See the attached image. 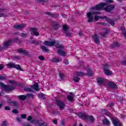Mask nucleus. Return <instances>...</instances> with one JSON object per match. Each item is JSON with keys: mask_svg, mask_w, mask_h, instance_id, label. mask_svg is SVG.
Wrapping results in <instances>:
<instances>
[{"mask_svg": "<svg viewBox=\"0 0 126 126\" xmlns=\"http://www.w3.org/2000/svg\"><path fill=\"white\" fill-rule=\"evenodd\" d=\"M112 2H113L112 0H106V3H101L98 5H97L95 7L91 8V9H92L93 10H102V9H103V10H106V11L107 12H110L111 10H113V9L115 8V5H110L107 6V4Z\"/></svg>", "mask_w": 126, "mask_h": 126, "instance_id": "1", "label": "nucleus"}, {"mask_svg": "<svg viewBox=\"0 0 126 126\" xmlns=\"http://www.w3.org/2000/svg\"><path fill=\"white\" fill-rule=\"evenodd\" d=\"M102 113V114H105L106 116L109 117L114 126H122L120 120L117 118H114L113 115H112V113L107 112V110H103Z\"/></svg>", "mask_w": 126, "mask_h": 126, "instance_id": "2", "label": "nucleus"}, {"mask_svg": "<svg viewBox=\"0 0 126 126\" xmlns=\"http://www.w3.org/2000/svg\"><path fill=\"white\" fill-rule=\"evenodd\" d=\"M59 41H45L44 42V44L45 45V46H49L50 47L55 46L58 49H63L64 47L63 45H60L59 44Z\"/></svg>", "mask_w": 126, "mask_h": 126, "instance_id": "3", "label": "nucleus"}, {"mask_svg": "<svg viewBox=\"0 0 126 126\" xmlns=\"http://www.w3.org/2000/svg\"><path fill=\"white\" fill-rule=\"evenodd\" d=\"M28 121L30 122L32 124H35V126H47V123L42 121V120L36 121L32 120V116H30L28 118Z\"/></svg>", "mask_w": 126, "mask_h": 126, "instance_id": "4", "label": "nucleus"}, {"mask_svg": "<svg viewBox=\"0 0 126 126\" xmlns=\"http://www.w3.org/2000/svg\"><path fill=\"white\" fill-rule=\"evenodd\" d=\"M78 117L82 120H89L90 122L93 123L95 121V118L92 115H87L84 113L79 112L77 113Z\"/></svg>", "mask_w": 126, "mask_h": 126, "instance_id": "5", "label": "nucleus"}, {"mask_svg": "<svg viewBox=\"0 0 126 126\" xmlns=\"http://www.w3.org/2000/svg\"><path fill=\"white\" fill-rule=\"evenodd\" d=\"M96 14H100V12L99 11H94L91 12H88L87 14V16L88 17V22H93V20L94 19V15Z\"/></svg>", "mask_w": 126, "mask_h": 126, "instance_id": "6", "label": "nucleus"}, {"mask_svg": "<svg viewBox=\"0 0 126 126\" xmlns=\"http://www.w3.org/2000/svg\"><path fill=\"white\" fill-rule=\"evenodd\" d=\"M94 18L95 21H98V20H99V18H101V19H105L106 21L107 22H109V23H110V24H111L112 26H114V25H115V22H114V21H112V20H111V19H109L107 18L106 16H98L95 15L94 16Z\"/></svg>", "mask_w": 126, "mask_h": 126, "instance_id": "7", "label": "nucleus"}, {"mask_svg": "<svg viewBox=\"0 0 126 126\" xmlns=\"http://www.w3.org/2000/svg\"><path fill=\"white\" fill-rule=\"evenodd\" d=\"M25 90L28 92H33V90L38 91L40 89H39V85L37 83H35L33 86H31V88H26Z\"/></svg>", "mask_w": 126, "mask_h": 126, "instance_id": "8", "label": "nucleus"}, {"mask_svg": "<svg viewBox=\"0 0 126 126\" xmlns=\"http://www.w3.org/2000/svg\"><path fill=\"white\" fill-rule=\"evenodd\" d=\"M0 86L5 91H11L14 89V87L5 85V84L2 82H0Z\"/></svg>", "mask_w": 126, "mask_h": 126, "instance_id": "9", "label": "nucleus"}, {"mask_svg": "<svg viewBox=\"0 0 126 126\" xmlns=\"http://www.w3.org/2000/svg\"><path fill=\"white\" fill-rule=\"evenodd\" d=\"M6 65L8 67H9V68H12L14 67V68L18 69V70H22L20 65L15 64L13 63H10L7 64Z\"/></svg>", "mask_w": 126, "mask_h": 126, "instance_id": "10", "label": "nucleus"}, {"mask_svg": "<svg viewBox=\"0 0 126 126\" xmlns=\"http://www.w3.org/2000/svg\"><path fill=\"white\" fill-rule=\"evenodd\" d=\"M75 75H76V76L74 78V81H75V82H78L79 80H80V78L77 76H84V73L83 72H77L75 73Z\"/></svg>", "mask_w": 126, "mask_h": 126, "instance_id": "11", "label": "nucleus"}, {"mask_svg": "<svg viewBox=\"0 0 126 126\" xmlns=\"http://www.w3.org/2000/svg\"><path fill=\"white\" fill-rule=\"evenodd\" d=\"M110 67V65L109 64L107 63L105 64L104 65V73L107 75H111L113 72L112 71L110 70H108L107 68H109Z\"/></svg>", "mask_w": 126, "mask_h": 126, "instance_id": "12", "label": "nucleus"}, {"mask_svg": "<svg viewBox=\"0 0 126 126\" xmlns=\"http://www.w3.org/2000/svg\"><path fill=\"white\" fill-rule=\"evenodd\" d=\"M57 104L59 107V109H60L61 110H63L65 106L64 103H63V102L61 100H58L57 101Z\"/></svg>", "mask_w": 126, "mask_h": 126, "instance_id": "13", "label": "nucleus"}, {"mask_svg": "<svg viewBox=\"0 0 126 126\" xmlns=\"http://www.w3.org/2000/svg\"><path fill=\"white\" fill-rule=\"evenodd\" d=\"M37 30H38L36 28L31 29V34H32V35H34V36H39V32H38Z\"/></svg>", "mask_w": 126, "mask_h": 126, "instance_id": "14", "label": "nucleus"}, {"mask_svg": "<svg viewBox=\"0 0 126 126\" xmlns=\"http://www.w3.org/2000/svg\"><path fill=\"white\" fill-rule=\"evenodd\" d=\"M25 27V25L22 24H17L14 26V28L15 29H23Z\"/></svg>", "mask_w": 126, "mask_h": 126, "instance_id": "15", "label": "nucleus"}, {"mask_svg": "<svg viewBox=\"0 0 126 126\" xmlns=\"http://www.w3.org/2000/svg\"><path fill=\"white\" fill-rule=\"evenodd\" d=\"M97 80L99 85H102V84H104V83H105V79L101 77H98Z\"/></svg>", "mask_w": 126, "mask_h": 126, "instance_id": "16", "label": "nucleus"}, {"mask_svg": "<svg viewBox=\"0 0 126 126\" xmlns=\"http://www.w3.org/2000/svg\"><path fill=\"white\" fill-rule=\"evenodd\" d=\"M18 53L23 54V55H25V56H28V53L27 51L24 50L22 48H20L17 50Z\"/></svg>", "mask_w": 126, "mask_h": 126, "instance_id": "17", "label": "nucleus"}, {"mask_svg": "<svg viewBox=\"0 0 126 126\" xmlns=\"http://www.w3.org/2000/svg\"><path fill=\"white\" fill-rule=\"evenodd\" d=\"M63 30L65 32V34L66 35L67 37H70L71 36V34L66 32V30H67V26L66 25H64L63 26Z\"/></svg>", "mask_w": 126, "mask_h": 126, "instance_id": "18", "label": "nucleus"}, {"mask_svg": "<svg viewBox=\"0 0 126 126\" xmlns=\"http://www.w3.org/2000/svg\"><path fill=\"white\" fill-rule=\"evenodd\" d=\"M93 39H94V41L96 44H100V39H99V36H98L97 35L94 34L93 36Z\"/></svg>", "mask_w": 126, "mask_h": 126, "instance_id": "19", "label": "nucleus"}, {"mask_svg": "<svg viewBox=\"0 0 126 126\" xmlns=\"http://www.w3.org/2000/svg\"><path fill=\"white\" fill-rule=\"evenodd\" d=\"M108 85L109 87H111V88H113L114 89H117L118 88L117 85L113 82H109Z\"/></svg>", "mask_w": 126, "mask_h": 126, "instance_id": "20", "label": "nucleus"}, {"mask_svg": "<svg viewBox=\"0 0 126 126\" xmlns=\"http://www.w3.org/2000/svg\"><path fill=\"white\" fill-rule=\"evenodd\" d=\"M52 26L54 28V29H58L60 27V24L55 22H53L52 23Z\"/></svg>", "mask_w": 126, "mask_h": 126, "instance_id": "21", "label": "nucleus"}, {"mask_svg": "<svg viewBox=\"0 0 126 126\" xmlns=\"http://www.w3.org/2000/svg\"><path fill=\"white\" fill-rule=\"evenodd\" d=\"M103 32H100V35L101 37H105L107 34L109 32V31H108V29H105L103 31Z\"/></svg>", "mask_w": 126, "mask_h": 126, "instance_id": "22", "label": "nucleus"}, {"mask_svg": "<svg viewBox=\"0 0 126 126\" xmlns=\"http://www.w3.org/2000/svg\"><path fill=\"white\" fill-rule=\"evenodd\" d=\"M11 39H9L8 40L6 41L4 43L3 46L5 47V48H7L9 45H10V43H11Z\"/></svg>", "mask_w": 126, "mask_h": 126, "instance_id": "23", "label": "nucleus"}, {"mask_svg": "<svg viewBox=\"0 0 126 126\" xmlns=\"http://www.w3.org/2000/svg\"><path fill=\"white\" fill-rule=\"evenodd\" d=\"M58 53L61 56H63V57H64V56H65V54H66L65 52L63 51L62 49H59L58 51Z\"/></svg>", "mask_w": 126, "mask_h": 126, "instance_id": "24", "label": "nucleus"}, {"mask_svg": "<svg viewBox=\"0 0 126 126\" xmlns=\"http://www.w3.org/2000/svg\"><path fill=\"white\" fill-rule=\"evenodd\" d=\"M18 98H19V99H20V100H22L24 101V100L26 99V98H27V95H19L18 96Z\"/></svg>", "mask_w": 126, "mask_h": 126, "instance_id": "25", "label": "nucleus"}, {"mask_svg": "<svg viewBox=\"0 0 126 126\" xmlns=\"http://www.w3.org/2000/svg\"><path fill=\"white\" fill-rule=\"evenodd\" d=\"M103 123L104 124V125H106V126H110V121H109V120L105 119L103 121Z\"/></svg>", "mask_w": 126, "mask_h": 126, "instance_id": "26", "label": "nucleus"}, {"mask_svg": "<svg viewBox=\"0 0 126 126\" xmlns=\"http://www.w3.org/2000/svg\"><path fill=\"white\" fill-rule=\"evenodd\" d=\"M121 30L122 31V33L124 36V37H125V38H126V29L124 28V27H121Z\"/></svg>", "mask_w": 126, "mask_h": 126, "instance_id": "27", "label": "nucleus"}, {"mask_svg": "<svg viewBox=\"0 0 126 126\" xmlns=\"http://www.w3.org/2000/svg\"><path fill=\"white\" fill-rule=\"evenodd\" d=\"M67 99L70 102H72V101L73 100V94H71V95H68L67 96Z\"/></svg>", "mask_w": 126, "mask_h": 126, "instance_id": "28", "label": "nucleus"}, {"mask_svg": "<svg viewBox=\"0 0 126 126\" xmlns=\"http://www.w3.org/2000/svg\"><path fill=\"white\" fill-rule=\"evenodd\" d=\"M87 75H89L90 76H92V71L90 69V68H88L87 69Z\"/></svg>", "mask_w": 126, "mask_h": 126, "instance_id": "29", "label": "nucleus"}, {"mask_svg": "<svg viewBox=\"0 0 126 126\" xmlns=\"http://www.w3.org/2000/svg\"><path fill=\"white\" fill-rule=\"evenodd\" d=\"M41 48L43 51H44V52H46L47 53L49 52V49H48V48H47V47L45 46H41Z\"/></svg>", "mask_w": 126, "mask_h": 126, "instance_id": "30", "label": "nucleus"}, {"mask_svg": "<svg viewBox=\"0 0 126 126\" xmlns=\"http://www.w3.org/2000/svg\"><path fill=\"white\" fill-rule=\"evenodd\" d=\"M46 14L49 15V16H51V17H56V15H55L54 14H52V13L46 12Z\"/></svg>", "mask_w": 126, "mask_h": 126, "instance_id": "31", "label": "nucleus"}, {"mask_svg": "<svg viewBox=\"0 0 126 126\" xmlns=\"http://www.w3.org/2000/svg\"><path fill=\"white\" fill-rule=\"evenodd\" d=\"M27 97L28 98H32V99H33V98H34V95L31 94H26Z\"/></svg>", "mask_w": 126, "mask_h": 126, "instance_id": "32", "label": "nucleus"}, {"mask_svg": "<svg viewBox=\"0 0 126 126\" xmlns=\"http://www.w3.org/2000/svg\"><path fill=\"white\" fill-rule=\"evenodd\" d=\"M59 77L61 80H63L64 78V75L63 73H60Z\"/></svg>", "mask_w": 126, "mask_h": 126, "instance_id": "33", "label": "nucleus"}, {"mask_svg": "<svg viewBox=\"0 0 126 126\" xmlns=\"http://www.w3.org/2000/svg\"><path fill=\"white\" fill-rule=\"evenodd\" d=\"M52 61L54 63H59L60 62V60L58 59V58H55L52 59Z\"/></svg>", "mask_w": 126, "mask_h": 126, "instance_id": "34", "label": "nucleus"}, {"mask_svg": "<svg viewBox=\"0 0 126 126\" xmlns=\"http://www.w3.org/2000/svg\"><path fill=\"white\" fill-rule=\"evenodd\" d=\"M38 97L41 99H44L45 98V95L43 94H38Z\"/></svg>", "mask_w": 126, "mask_h": 126, "instance_id": "35", "label": "nucleus"}, {"mask_svg": "<svg viewBox=\"0 0 126 126\" xmlns=\"http://www.w3.org/2000/svg\"><path fill=\"white\" fill-rule=\"evenodd\" d=\"M32 44H35V45H39V42L37 40H32Z\"/></svg>", "mask_w": 126, "mask_h": 126, "instance_id": "36", "label": "nucleus"}, {"mask_svg": "<svg viewBox=\"0 0 126 126\" xmlns=\"http://www.w3.org/2000/svg\"><path fill=\"white\" fill-rule=\"evenodd\" d=\"M39 60H40V61H44L45 60V58L43 56H40L38 57Z\"/></svg>", "mask_w": 126, "mask_h": 126, "instance_id": "37", "label": "nucleus"}, {"mask_svg": "<svg viewBox=\"0 0 126 126\" xmlns=\"http://www.w3.org/2000/svg\"><path fill=\"white\" fill-rule=\"evenodd\" d=\"M0 79H1V80H5L6 79V78L2 76V75H0Z\"/></svg>", "mask_w": 126, "mask_h": 126, "instance_id": "38", "label": "nucleus"}, {"mask_svg": "<svg viewBox=\"0 0 126 126\" xmlns=\"http://www.w3.org/2000/svg\"><path fill=\"white\" fill-rule=\"evenodd\" d=\"M20 36L23 38H26V37H27V35L24 33H21Z\"/></svg>", "mask_w": 126, "mask_h": 126, "instance_id": "39", "label": "nucleus"}, {"mask_svg": "<svg viewBox=\"0 0 126 126\" xmlns=\"http://www.w3.org/2000/svg\"><path fill=\"white\" fill-rule=\"evenodd\" d=\"M115 47H120V44L118 42H115L114 43Z\"/></svg>", "mask_w": 126, "mask_h": 126, "instance_id": "40", "label": "nucleus"}, {"mask_svg": "<svg viewBox=\"0 0 126 126\" xmlns=\"http://www.w3.org/2000/svg\"><path fill=\"white\" fill-rule=\"evenodd\" d=\"M121 63H122V64L126 65V59L123 60L121 62Z\"/></svg>", "mask_w": 126, "mask_h": 126, "instance_id": "41", "label": "nucleus"}, {"mask_svg": "<svg viewBox=\"0 0 126 126\" xmlns=\"http://www.w3.org/2000/svg\"><path fill=\"white\" fill-rule=\"evenodd\" d=\"M9 82L11 84H15V81L13 80H9Z\"/></svg>", "mask_w": 126, "mask_h": 126, "instance_id": "42", "label": "nucleus"}, {"mask_svg": "<svg viewBox=\"0 0 126 126\" xmlns=\"http://www.w3.org/2000/svg\"><path fill=\"white\" fill-rule=\"evenodd\" d=\"M5 110H7V111H10V107H9V106L5 107Z\"/></svg>", "mask_w": 126, "mask_h": 126, "instance_id": "43", "label": "nucleus"}, {"mask_svg": "<svg viewBox=\"0 0 126 126\" xmlns=\"http://www.w3.org/2000/svg\"><path fill=\"white\" fill-rule=\"evenodd\" d=\"M53 123L55 125H57V124H58V120H57V119H54L53 121Z\"/></svg>", "mask_w": 126, "mask_h": 126, "instance_id": "44", "label": "nucleus"}, {"mask_svg": "<svg viewBox=\"0 0 126 126\" xmlns=\"http://www.w3.org/2000/svg\"><path fill=\"white\" fill-rule=\"evenodd\" d=\"M24 126H32L29 123H26L24 124Z\"/></svg>", "mask_w": 126, "mask_h": 126, "instance_id": "45", "label": "nucleus"}, {"mask_svg": "<svg viewBox=\"0 0 126 126\" xmlns=\"http://www.w3.org/2000/svg\"><path fill=\"white\" fill-rule=\"evenodd\" d=\"M0 17H5V15L3 13H0Z\"/></svg>", "mask_w": 126, "mask_h": 126, "instance_id": "46", "label": "nucleus"}, {"mask_svg": "<svg viewBox=\"0 0 126 126\" xmlns=\"http://www.w3.org/2000/svg\"><path fill=\"white\" fill-rule=\"evenodd\" d=\"M22 119H25V118H26V114H22L21 116Z\"/></svg>", "mask_w": 126, "mask_h": 126, "instance_id": "47", "label": "nucleus"}, {"mask_svg": "<svg viewBox=\"0 0 126 126\" xmlns=\"http://www.w3.org/2000/svg\"><path fill=\"white\" fill-rule=\"evenodd\" d=\"M3 67H4V66L3 65V64H0V70H1V69H2Z\"/></svg>", "mask_w": 126, "mask_h": 126, "instance_id": "48", "label": "nucleus"}, {"mask_svg": "<svg viewBox=\"0 0 126 126\" xmlns=\"http://www.w3.org/2000/svg\"><path fill=\"white\" fill-rule=\"evenodd\" d=\"M64 63H65V64H68V61L67 60H64Z\"/></svg>", "mask_w": 126, "mask_h": 126, "instance_id": "49", "label": "nucleus"}, {"mask_svg": "<svg viewBox=\"0 0 126 126\" xmlns=\"http://www.w3.org/2000/svg\"><path fill=\"white\" fill-rule=\"evenodd\" d=\"M13 113L14 114H17V110H16V109L13 110Z\"/></svg>", "mask_w": 126, "mask_h": 126, "instance_id": "50", "label": "nucleus"}, {"mask_svg": "<svg viewBox=\"0 0 126 126\" xmlns=\"http://www.w3.org/2000/svg\"><path fill=\"white\" fill-rule=\"evenodd\" d=\"M62 16L63 17V18H66V15H65L64 13L62 14Z\"/></svg>", "mask_w": 126, "mask_h": 126, "instance_id": "51", "label": "nucleus"}, {"mask_svg": "<svg viewBox=\"0 0 126 126\" xmlns=\"http://www.w3.org/2000/svg\"><path fill=\"white\" fill-rule=\"evenodd\" d=\"M38 2H45V0H36Z\"/></svg>", "mask_w": 126, "mask_h": 126, "instance_id": "52", "label": "nucleus"}, {"mask_svg": "<svg viewBox=\"0 0 126 126\" xmlns=\"http://www.w3.org/2000/svg\"><path fill=\"white\" fill-rule=\"evenodd\" d=\"M113 105H114V103H113V102H111L109 104V107L111 108V107H113Z\"/></svg>", "mask_w": 126, "mask_h": 126, "instance_id": "53", "label": "nucleus"}, {"mask_svg": "<svg viewBox=\"0 0 126 126\" xmlns=\"http://www.w3.org/2000/svg\"><path fill=\"white\" fill-rule=\"evenodd\" d=\"M17 121L18 122H21V120L20 119V118H17Z\"/></svg>", "mask_w": 126, "mask_h": 126, "instance_id": "54", "label": "nucleus"}, {"mask_svg": "<svg viewBox=\"0 0 126 126\" xmlns=\"http://www.w3.org/2000/svg\"><path fill=\"white\" fill-rule=\"evenodd\" d=\"M15 59H17V60H19L20 59L19 56H15Z\"/></svg>", "mask_w": 126, "mask_h": 126, "instance_id": "55", "label": "nucleus"}, {"mask_svg": "<svg viewBox=\"0 0 126 126\" xmlns=\"http://www.w3.org/2000/svg\"><path fill=\"white\" fill-rule=\"evenodd\" d=\"M102 25H103L104 26H106L107 23H103V24Z\"/></svg>", "mask_w": 126, "mask_h": 126, "instance_id": "56", "label": "nucleus"}, {"mask_svg": "<svg viewBox=\"0 0 126 126\" xmlns=\"http://www.w3.org/2000/svg\"><path fill=\"white\" fill-rule=\"evenodd\" d=\"M98 24H100V25H103V22H100V23H98Z\"/></svg>", "mask_w": 126, "mask_h": 126, "instance_id": "57", "label": "nucleus"}, {"mask_svg": "<svg viewBox=\"0 0 126 126\" xmlns=\"http://www.w3.org/2000/svg\"><path fill=\"white\" fill-rule=\"evenodd\" d=\"M79 36H81V35H82V32H80L79 33Z\"/></svg>", "mask_w": 126, "mask_h": 126, "instance_id": "58", "label": "nucleus"}, {"mask_svg": "<svg viewBox=\"0 0 126 126\" xmlns=\"http://www.w3.org/2000/svg\"><path fill=\"white\" fill-rule=\"evenodd\" d=\"M61 125H62V126H63V125H64V122H61Z\"/></svg>", "mask_w": 126, "mask_h": 126, "instance_id": "59", "label": "nucleus"}, {"mask_svg": "<svg viewBox=\"0 0 126 126\" xmlns=\"http://www.w3.org/2000/svg\"><path fill=\"white\" fill-rule=\"evenodd\" d=\"M0 50H3V48L0 46Z\"/></svg>", "mask_w": 126, "mask_h": 126, "instance_id": "60", "label": "nucleus"}, {"mask_svg": "<svg viewBox=\"0 0 126 126\" xmlns=\"http://www.w3.org/2000/svg\"><path fill=\"white\" fill-rule=\"evenodd\" d=\"M3 95H4V94H2L1 95V93H0V96H2Z\"/></svg>", "mask_w": 126, "mask_h": 126, "instance_id": "61", "label": "nucleus"}, {"mask_svg": "<svg viewBox=\"0 0 126 126\" xmlns=\"http://www.w3.org/2000/svg\"><path fill=\"white\" fill-rule=\"evenodd\" d=\"M1 106H2V104L1 103L0 104V109L1 108Z\"/></svg>", "mask_w": 126, "mask_h": 126, "instance_id": "62", "label": "nucleus"}, {"mask_svg": "<svg viewBox=\"0 0 126 126\" xmlns=\"http://www.w3.org/2000/svg\"><path fill=\"white\" fill-rule=\"evenodd\" d=\"M79 126H83L82 124H80Z\"/></svg>", "mask_w": 126, "mask_h": 126, "instance_id": "63", "label": "nucleus"}, {"mask_svg": "<svg viewBox=\"0 0 126 126\" xmlns=\"http://www.w3.org/2000/svg\"><path fill=\"white\" fill-rule=\"evenodd\" d=\"M18 39L17 38L15 39V42H16Z\"/></svg>", "mask_w": 126, "mask_h": 126, "instance_id": "64", "label": "nucleus"}]
</instances>
